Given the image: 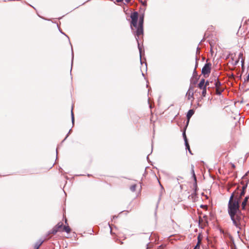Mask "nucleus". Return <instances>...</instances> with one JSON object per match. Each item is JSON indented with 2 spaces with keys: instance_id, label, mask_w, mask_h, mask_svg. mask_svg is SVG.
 I'll return each instance as SVG.
<instances>
[{
  "instance_id": "obj_1",
  "label": "nucleus",
  "mask_w": 249,
  "mask_h": 249,
  "mask_svg": "<svg viewBox=\"0 0 249 249\" xmlns=\"http://www.w3.org/2000/svg\"><path fill=\"white\" fill-rule=\"evenodd\" d=\"M239 198L237 197L234 198V194H233L230 197L228 208L229 213L231 217L232 220L234 224L236 225H237V221H238V216L237 213L239 212Z\"/></svg>"
},
{
  "instance_id": "obj_2",
  "label": "nucleus",
  "mask_w": 249,
  "mask_h": 249,
  "mask_svg": "<svg viewBox=\"0 0 249 249\" xmlns=\"http://www.w3.org/2000/svg\"><path fill=\"white\" fill-rule=\"evenodd\" d=\"M131 26L132 30L133 28L136 30L135 32V35L136 36V39L138 40L140 38L142 37L143 34V17H141L138 24H137L138 19V14L135 12L131 15Z\"/></svg>"
},
{
  "instance_id": "obj_3",
  "label": "nucleus",
  "mask_w": 249,
  "mask_h": 249,
  "mask_svg": "<svg viewBox=\"0 0 249 249\" xmlns=\"http://www.w3.org/2000/svg\"><path fill=\"white\" fill-rule=\"evenodd\" d=\"M58 231H65L68 233H70L71 231V229L68 225L64 226L63 222H60L53 228L49 233L54 235Z\"/></svg>"
},
{
  "instance_id": "obj_4",
  "label": "nucleus",
  "mask_w": 249,
  "mask_h": 249,
  "mask_svg": "<svg viewBox=\"0 0 249 249\" xmlns=\"http://www.w3.org/2000/svg\"><path fill=\"white\" fill-rule=\"evenodd\" d=\"M212 64L211 63H207L202 69V73L205 77L208 76L211 72Z\"/></svg>"
},
{
  "instance_id": "obj_5",
  "label": "nucleus",
  "mask_w": 249,
  "mask_h": 249,
  "mask_svg": "<svg viewBox=\"0 0 249 249\" xmlns=\"http://www.w3.org/2000/svg\"><path fill=\"white\" fill-rule=\"evenodd\" d=\"M194 89L193 87H190L187 91L186 96L188 100H191L193 101L194 100Z\"/></svg>"
},
{
  "instance_id": "obj_6",
  "label": "nucleus",
  "mask_w": 249,
  "mask_h": 249,
  "mask_svg": "<svg viewBox=\"0 0 249 249\" xmlns=\"http://www.w3.org/2000/svg\"><path fill=\"white\" fill-rule=\"evenodd\" d=\"M235 56V53H231L229 54V58H231V63L233 66L236 65L239 61V58H234Z\"/></svg>"
},
{
  "instance_id": "obj_7",
  "label": "nucleus",
  "mask_w": 249,
  "mask_h": 249,
  "mask_svg": "<svg viewBox=\"0 0 249 249\" xmlns=\"http://www.w3.org/2000/svg\"><path fill=\"white\" fill-rule=\"evenodd\" d=\"M205 79H202L199 83L198 84V87L199 89H203V88H206L208 83V82L207 81L206 84H205Z\"/></svg>"
},
{
  "instance_id": "obj_8",
  "label": "nucleus",
  "mask_w": 249,
  "mask_h": 249,
  "mask_svg": "<svg viewBox=\"0 0 249 249\" xmlns=\"http://www.w3.org/2000/svg\"><path fill=\"white\" fill-rule=\"evenodd\" d=\"M195 111L193 109H190L188 111L187 114V124L189 123L190 118L194 114Z\"/></svg>"
},
{
  "instance_id": "obj_9",
  "label": "nucleus",
  "mask_w": 249,
  "mask_h": 249,
  "mask_svg": "<svg viewBox=\"0 0 249 249\" xmlns=\"http://www.w3.org/2000/svg\"><path fill=\"white\" fill-rule=\"evenodd\" d=\"M43 243V241H38L37 242H36L34 246V249H38L40 247V246L42 245V244Z\"/></svg>"
},
{
  "instance_id": "obj_10",
  "label": "nucleus",
  "mask_w": 249,
  "mask_h": 249,
  "mask_svg": "<svg viewBox=\"0 0 249 249\" xmlns=\"http://www.w3.org/2000/svg\"><path fill=\"white\" fill-rule=\"evenodd\" d=\"M219 230L220 233L223 234V236L224 238H226L229 236V233L226 231H225L222 229H220Z\"/></svg>"
},
{
  "instance_id": "obj_11",
  "label": "nucleus",
  "mask_w": 249,
  "mask_h": 249,
  "mask_svg": "<svg viewBox=\"0 0 249 249\" xmlns=\"http://www.w3.org/2000/svg\"><path fill=\"white\" fill-rule=\"evenodd\" d=\"M248 199H249V197L248 196H246L245 198L244 201L242 203V208L243 209H245V206L246 205V204H247V201L248 200Z\"/></svg>"
},
{
  "instance_id": "obj_12",
  "label": "nucleus",
  "mask_w": 249,
  "mask_h": 249,
  "mask_svg": "<svg viewBox=\"0 0 249 249\" xmlns=\"http://www.w3.org/2000/svg\"><path fill=\"white\" fill-rule=\"evenodd\" d=\"M191 172H192V174L193 175V177L194 178L195 180L196 181V175H195V174L194 166L193 165H192V166H191Z\"/></svg>"
},
{
  "instance_id": "obj_13",
  "label": "nucleus",
  "mask_w": 249,
  "mask_h": 249,
  "mask_svg": "<svg viewBox=\"0 0 249 249\" xmlns=\"http://www.w3.org/2000/svg\"><path fill=\"white\" fill-rule=\"evenodd\" d=\"M214 84L215 86V92L216 94H218V78H217L216 80H215Z\"/></svg>"
},
{
  "instance_id": "obj_14",
  "label": "nucleus",
  "mask_w": 249,
  "mask_h": 249,
  "mask_svg": "<svg viewBox=\"0 0 249 249\" xmlns=\"http://www.w3.org/2000/svg\"><path fill=\"white\" fill-rule=\"evenodd\" d=\"M137 185L136 184H134L131 185L130 187V189L132 192H134L136 190Z\"/></svg>"
},
{
  "instance_id": "obj_15",
  "label": "nucleus",
  "mask_w": 249,
  "mask_h": 249,
  "mask_svg": "<svg viewBox=\"0 0 249 249\" xmlns=\"http://www.w3.org/2000/svg\"><path fill=\"white\" fill-rule=\"evenodd\" d=\"M184 136L185 140V145L186 146L187 149H188V148H190V146H189L188 142H187L186 137L185 133H184Z\"/></svg>"
},
{
  "instance_id": "obj_16",
  "label": "nucleus",
  "mask_w": 249,
  "mask_h": 249,
  "mask_svg": "<svg viewBox=\"0 0 249 249\" xmlns=\"http://www.w3.org/2000/svg\"><path fill=\"white\" fill-rule=\"evenodd\" d=\"M202 89H203L202 95H203V96H205V94H206V87L204 88H203Z\"/></svg>"
},
{
  "instance_id": "obj_17",
  "label": "nucleus",
  "mask_w": 249,
  "mask_h": 249,
  "mask_svg": "<svg viewBox=\"0 0 249 249\" xmlns=\"http://www.w3.org/2000/svg\"><path fill=\"white\" fill-rule=\"evenodd\" d=\"M245 194V191L242 190V192L240 194V196L238 198H239V199H240L243 196H244Z\"/></svg>"
},
{
  "instance_id": "obj_18",
  "label": "nucleus",
  "mask_w": 249,
  "mask_h": 249,
  "mask_svg": "<svg viewBox=\"0 0 249 249\" xmlns=\"http://www.w3.org/2000/svg\"><path fill=\"white\" fill-rule=\"evenodd\" d=\"M197 239H198V242H197V243L196 245H198V247H200L199 245H200V244L201 243V240L199 236H198Z\"/></svg>"
},
{
  "instance_id": "obj_19",
  "label": "nucleus",
  "mask_w": 249,
  "mask_h": 249,
  "mask_svg": "<svg viewBox=\"0 0 249 249\" xmlns=\"http://www.w3.org/2000/svg\"><path fill=\"white\" fill-rule=\"evenodd\" d=\"M220 85V82H219V85ZM221 91H223L222 90H221ZM218 93H219V99H221V89H220V88L219 87V91H218Z\"/></svg>"
},
{
  "instance_id": "obj_20",
  "label": "nucleus",
  "mask_w": 249,
  "mask_h": 249,
  "mask_svg": "<svg viewBox=\"0 0 249 249\" xmlns=\"http://www.w3.org/2000/svg\"><path fill=\"white\" fill-rule=\"evenodd\" d=\"M247 184H246V185H244V186L242 187V190L244 191H246V189H247Z\"/></svg>"
},
{
  "instance_id": "obj_21",
  "label": "nucleus",
  "mask_w": 249,
  "mask_h": 249,
  "mask_svg": "<svg viewBox=\"0 0 249 249\" xmlns=\"http://www.w3.org/2000/svg\"><path fill=\"white\" fill-rule=\"evenodd\" d=\"M71 113L72 121V122H73V121H74V114H73V112L72 111V109L71 110Z\"/></svg>"
},
{
  "instance_id": "obj_22",
  "label": "nucleus",
  "mask_w": 249,
  "mask_h": 249,
  "mask_svg": "<svg viewBox=\"0 0 249 249\" xmlns=\"http://www.w3.org/2000/svg\"><path fill=\"white\" fill-rule=\"evenodd\" d=\"M141 0V2H142L143 5H145L146 4V1H143L142 0Z\"/></svg>"
},
{
  "instance_id": "obj_23",
  "label": "nucleus",
  "mask_w": 249,
  "mask_h": 249,
  "mask_svg": "<svg viewBox=\"0 0 249 249\" xmlns=\"http://www.w3.org/2000/svg\"><path fill=\"white\" fill-rule=\"evenodd\" d=\"M200 247H198V245H196L194 249H199Z\"/></svg>"
},
{
  "instance_id": "obj_24",
  "label": "nucleus",
  "mask_w": 249,
  "mask_h": 249,
  "mask_svg": "<svg viewBox=\"0 0 249 249\" xmlns=\"http://www.w3.org/2000/svg\"><path fill=\"white\" fill-rule=\"evenodd\" d=\"M243 56V53H240L239 54V56L238 58H240L241 57H242Z\"/></svg>"
},
{
  "instance_id": "obj_25",
  "label": "nucleus",
  "mask_w": 249,
  "mask_h": 249,
  "mask_svg": "<svg viewBox=\"0 0 249 249\" xmlns=\"http://www.w3.org/2000/svg\"><path fill=\"white\" fill-rule=\"evenodd\" d=\"M188 151H189V152L191 154H193L191 152V149H190V148H188Z\"/></svg>"
},
{
  "instance_id": "obj_26",
  "label": "nucleus",
  "mask_w": 249,
  "mask_h": 249,
  "mask_svg": "<svg viewBox=\"0 0 249 249\" xmlns=\"http://www.w3.org/2000/svg\"><path fill=\"white\" fill-rule=\"evenodd\" d=\"M131 0H125V1L126 2H129L131 1Z\"/></svg>"
},
{
  "instance_id": "obj_27",
  "label": "nucleus",
  "mask_w": 249,
  "mask_h": 249,
  "mask_svg": "<svg viewBox=\"0 0 249 249\" xmlns=\"http://www.w3.org/2000/svg\"><path fill=\"white\" fill-rule=\"evenodd\" d=\"M65 223H66V224H67L68 225V223H67V219H65Z\"/></svg>"
}]
</instances>
